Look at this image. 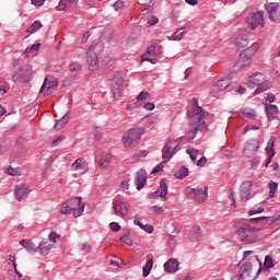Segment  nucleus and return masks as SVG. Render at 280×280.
Masks as SVG:
<instances>
[{"label":"nucleus","instance_id":"c03bdc74","mask_svg":"<svg viewBox=\"0 0 280 280\" xmlns=\"http://www.w3.org/2000/svg\"><path fill=\"white\" fill-rule=\"evenodd\" d=\"M186 152H187V154H189L191 161H196V159H198V150L187 149Z\"/></svg>","mask_w":280,"mask_h":280},{"label":"nucleus","instance_id":"c756f323","mask_svg":"<svg viewBox=\"0 0 280 280\" xmlns=\"http://www.w3.org/2000/svg\"><path fill=\"white\" fill-rule=\"evenodd\" d=\"M67 124H69V112L65 116H62L61 119L56 121L54 129L60 131L62 130V128H65V126H67Z\"/></svg>","mask_w":280,"mask_h":280},{"label":"nucleus","instance_id":"ddd939ff","mask_svg":"<svg viewBox=\"0 0 280 280\" xmlns=\"http://www.w3.org/2000/svg\"><path fill=\"white\" fill-rule=\"evenodd\" d=\"M246 23L252 30L259 27V25H264V13L256 12V13L249 14L246 18Z\"/></svg>","mask_w":280,"mask_h":280},{"label":"nucleus","instance_id":"412c9836","mask_svg":"<svg viewBox=\"0 0 280 280\" xmlns=\"http://www.w3.org/2000/svg\"><path fill=\"white\" fill-rule=\"evenodd\" d=\"M180 264L177 259L171 258L164 264V270L170 273L178 272Z\"/></svg>","mask_w":280,"mask_h":280},{"label":"nucleus","instance_id":"c85d7f7f","mask_svg":"<svg viewBox=\"0 0 280 280\" xmlns=\"http://www.w3.org/2000/svg\"><path fill=\"white\" fill-rule=\"evenodd\" d=\"M113 161V155L110 153H103L101 160L98 161L100 167L106 168L110 165Z\"/></svg>","mask_w":280,"mask_h":280},{"label":"nucleus","instance_id":"e2e57ef3","mask_svg":"<svg viewBox=\"0 0 280 280\" xmlns=\"http://www.w3.org/2000/svg\"><path fill=\"white\" fill-rule=\"evenodd\" d=\"M221 154H223V156H226L229 159L231 156L232 152H231V150H229L225 147H223L221 149Z\"/></svg>","mask_w":280,"mask_h":280},{"label":"nucleus","instance_id":"09e8293b","mask_svg":"<svg viewBox=\"0 0 280 280\" xmlns=\"http://www.w3.org/2000/svg\"><path fill=\"white\" fill-rule=\"evenodd\" d=\"M145 100H150V93H148V92H141V93L137 96V101H138V102H145Z\"/></svg>","mask_w":280,"mask_h":280},{"label":"nucleus","instance_id":"bb28decb","mask_svg":"<svg viewBox=\"0 0 280 280\" xmlns=\"http://www.w3.org/2000/svg\"><path fill=\"white\" fill-rule=\"evenodd\" d=\"M51 248H54V244L49 243V241H43L39 245H38V250L40 253V255H49V252L51 250Z\"/></svg>","mask_w":280,"mask_h":280},{"label":"nucleus","instance_id":"a878e982","mask_svg":"<svg viewBox=\"0 0 280 280\" xmlns=\"http://www.w3.org/2000/svg\"><path fill=\"white\" fill-rule=\"evenodd\" d=\"M265 113L269 120L277 119V115H279V107L277 105H267L265 107Z\"/></svg>","mask_w":280,"mask_h":280},{"label":"nucleus","instance_id":"f3484780","mask_svg":"<svg viewBox=\"0 0 280 280\" xmlns=\"http://www.w3.org/2000/svg\"><path fill=\"white\" fill-rule=\"evenodd\" d=\"M30 186L27 184H18L14 188V196L21 202L30 196Z\"/></svg>","mask_w":280,"mask_h":280},{"label":"nucleus","instance_id":"20e7f679","mask_svg":"<svg viewBox=\"0 0 280 280\" xmlns=\"http://www.w3.org/2000/svg\"><path fill=\"white\" fill-rule=\"evenodd\" d=\"M236 236L244 244H255L259 240L257 230L248 223H243L237 228Z\"/></svg>","mask_w":280,"mask_h":280},{"label":"nucleus","instance_id":"39448f33","mask_svg":"<svg viewBox=\"0 0 280 280\" xmlns=\"http://www.w3.org/2000/svg\"><path fill=\"white\" fill-rule=\"evenodd\" d=\"M100 49H102L101 44H92L86 51V62L90 71H97L100 69V59L97 58Z\"/></svg>","mask_w":280,"mask_h":280},{"label":"nucleus","instance_id":"f257e3e1","mask_svg":"<svg viewBox=\"0 0 280 280\" xmlns=\"http://www.w3.org/2000/svg\"><path fill=\"white\" fill-rule=\"evenodd\" d=\"M192 102L195 103L192 107V121L198 125L188 131L186 136L187 141H194L198 131L202 132V130H207V124L202 119L209 115L208 112H203L202 107L198 105V100L192 98Z\"/></svg>","mask_w":280,"mask_h":280},{"label":"nucleus","instance_id":"7c9ffc66","mask_svg":"<svg viewBox=\"0 0 280 280\" xmlns=\"http://www.w3.org/2000/svg\"><path fill=\"white\" fill-rule=\"evenodd\" d=\"M241 277H250V272H253V265L250 262H246L240 268Z\"/></svg>","mask_w":280,"mask_h":280},{"label":"nucleus","instance_id":"79ce46f5","mask_svg":"<svg viewBox=\"0 0 280 280\" xmlns=\"http://www.w3.org/2000/svg\"><path fill=\"white\" fill-rule=\"evenodd\" d=\"M10 261H12V264H13V268H14V272H15L16 277L19 279H23V273H21V271H19V269L16 268V258L11 255Z\"/></svg>","mask_w":280,"mask_h":280},{"label":"nucleus","instance_id":"a211bd4d","mask_svg":"<svg viewBox=\"0 0 280 280\" xmlns=\"http://www.w3.org/2000/svg\"><path fill=\"white\" fill-rule=\"evenodd\" d=\"M114 211L119 218H125V215H127L130 211V209L128 208V202L116 199L114 201Z\"/></svg>","mask_w":280,"mask_h":280},{"label":"nucleus","instance_id":"69168bd1","mask_svg":"<svg viewBox=\"0 0 280 280\" xmlns=\"http://www.w3.org/2000/svg\"><path fill=\"white\" fill-rule=\"evenodd\" d=\"M144 108L145 110H154V103H145Z\"/></svg>","mask_w":280,"mask_h":280},{"label":"nucleus","instance_id":"4d7b16f0","mask_svg":"<svg viewBox=\"0 0 280 280\" xmlns=\"http://www.w3.org/2000/svg\"><path fill=\"white\" fill-rule=\"evenodd\" d=\"M121 8H124V1L117 0V1L114 3V10H115L116 12H119V10H121Z\"/></svg>","mask_w":280,"mask_h":280},{"label":"nucleus","instance_id":"603ef678","mask_svg":"<svg viewBox=\"0 0 280 280\" xmlns=\"http://www.w3.org/2000/svg\"><path fill=\"white\" fill-rule=\"evenodd\" d=\"M141 60L143 62H152V65H154V59H152V56L149 55L148 52H144L142 56H141Z\"/></svg>","mask_w":280,"mask_h":280},{"label":"nucleus","instance_id":"052dcab7","mask_svg":"<svg viewBox=\"0 0 280 280\" xmlns=\"http://www.w3.org/2000/svg\"><path fill=\"white\" fill-rule=\"evenodd\" d=\"M147 54L149 56H155L156 55V46H150L148 49H147Z\"/></svg>","mask_w":280,"mask_h":280},{"label":"nucleus","instance_id":"7ed1b4c3","mask_svg":"<svg viewBox=\"0 0 280 280\" xmlns=\"http://www.w3.org/2000/svg\"><path fill=\"white\" fill-rule=\"evenodd\" d=\"M178 145H180V138H177L175 140H168L163 150H162V159L163 162L158 164L153 171L152 174H159V172H163V163H168V161L172 160V156L176 154V150L178 149Z\"/></svg>","mask_w":280,"mask_h":280},{"label":"nucleus","instance_id":"b1692460","mask_svg":"<svg viewBox=\"0 0 280 280\" xmlns=\"http://www.w3.org/2000/svg\"><path fill=\"white\" fill-rule=\"evenodd\" d=\"M266 152L269 154V159L267 160L265 167H268V165H270V161H272V158L275 156V138H270L266 147Z\"/></svg>","mask_w":280,"mask_h":280},{"label":"nucleus","instance_id":"774afa93","mask_svg":"<svg viewBox=\"0 0 280 280\" xmlns=\"http://www.w3.org/2000/svg\"><path fill=\"white\" fill-rule=\"evenodd\" d=\"M275 100H276L275 94H268L267 102H269V104H272V102H275Z\"/></svg>","mask_w":280,"mask_h":280},{"label":"nucleus","instance_id":"13d9d810","mask_svg":"<svg viewBox=\"0 0 280 280\" xmlns=\"http://www.w3.org/2000/svg\"><path fill=\"white\" fill-rule=\"evenodd\" d=\"M250 130H259V127L258 126H255V125H247L244 130H243V133L246 135V132L250 131Z\"/></svg>","mask_w":280,"mask_h":280},{"label":"nucleus","instance_id":"2eb2a0df","mask_svg":"<svg viewBox=\"0 0 280 280\" xmlns=\"http://www.w3.org/2000/svg\"><path fill=\"white\" fill-rule=\"evenodd\" d=\"M266 10L269 14L270 21L273 23H280V4L277 2H271L266 5Z\"/></svg>","mask_w":280,"mask_h":280},{"label":"nucleus","instance_id":"393cba45","mask_svg":"<svg viewBox=\"0 0 280 280\" xmlns=\"http://www.w3.org/2000/svg\"><path fill=\"white\" fill-rule=\"evenodd\" d=\"M40 49V43L33 44L30 48H26L23 56L24 58H34L38 55V50Z\"/></svg>","mask_w":280,"mask_h":280},{"label":"nucleus","instance_id":"1a4fd4ad","mask_svg":"<svg viewBox=\"0 0 280 280\" xmlns=\"http://www.w3.org/2000/svg\"><path fill=\"white\" fill-rule=\"evenodd\" d=\"M208 191H209L208 187H205V189L188 187L186 189V196L191 200H197V202H205L207 201V198H208Z\"/></svg>","mask_w":280,"mask_h":280},{"label":"nucleus","instance_id":"72a5a7b5","mask_svg":"<svg viewBox=\"0 0 280 280\" xmlns=\"http://www.w3.org/2000/svg\"><path fill=\"white\" fill-rule=\"evenodd\" d=\"M234 44L238 49H244V47H248V38L246 37H236Z\"/></svg>","mask_w":280,"mask_h":280},{"label":"nucleus","instance_id":"49530a36","mask_svg":"<svg viewBox=\"0 0 280 280\" xmlns=\"http://www.w3.org/2000/svg\"><path fill=\"white\" fill-rule=\"evenodd\" d=\"M256 213H264V207L256 206L254 209L248 211L249 215H256Z\"/></svg>","mask_w":280,"mask_h":280},{"label":"nucleus","instance_id":"ea45409f","mask_svg":"<svg viewBox=\"0 0 280 280\" xmlns=\"http://www.w3.org/2000/svg\"><path fill=\"white\" fill-rule=\"evenodd\" d=\"M70 71L72 73H78V71H82V63L78 61H73L70 63Z\"/></svg>","mask_w":280,"mask_h":280},{"label":"nucleus","instance_id":"de8ad7c7","mask_svg":"<svg viewBox=\"0 0 280 280\" xmlns=\"http://www.w3.org/2000/svg\"><path fill=\"white\" fill-rule=\"evenodd\" d=\"M264 266H265L266 270H270V268H272V266H275L272 264V258L270 256L265 257Z\"/></svg>","mask_w":280,"mask_h":280},{"label":"nucleus","instance_id":"5fc2aeb1","mask_svg":"<svg viewBox=\"0 0 280 280\" xmlns=\"http://www.w3.org/2000/svg\"><path fill=\"white\" fill-rule=\"evenodd\" d=\"M92 248L93 247L89 243H84L81 245V250L85 254L91 253Z\"/></svg>","mask_w":280,"mask_h":280},{"label":"nucleus","instance_id":"6ab92c4d","mask_svg":"<svg viewBox=\"0 0 280 280\" xmlns=\"http://www.w3.org/2000/svg\"><path fill=\"white\" fill-rule=\"evenodd\" d=\"M147 180H148V173H145V171H143V170L138 171L136 179H135V185H136L138 191H141V189H143V187H145Z\"/></svg>","mask_w":280,"mask_h":280},{"label":"nucleus","instance_id":"5701e85b","mask_svg":"<svg viewBox=\"0 0 280 280\" xmlns=\"http://www.w3.org/2000/svg\"><path fill=\"white\" fill-rule=\"evenodd\" d=\"M202 237H205V234L202 233V230L200 229V226L198 225L192 226L189 233V240H191V242H200Z\"/></svg>","mask_w":280,"mask_h":280},{"label":"nucleus","instance_id":"6e6552de","mask_svg":"<svg viewBox=\"0 0 280 280\" xmlns=\"http://www.w3.org/2000/svg\"><path fill=\"white\" fill-rule=\"evenodd\" d=\"M58 90V78L47 74L44 79V83L39 90V93H44V95H51V93H56Z\"/></svg>","mask_w":280,"mask_h":280},{"label":"nucleus","instance_id":"bf43d9fd","mask_svg":"<svg viewBox=\"0 0 280 280\" xmlns=\"http://www.w3.org/2000/svg\"><path fill=\"white\" fill-rule=\"evenodd\" d=\"M60 235H58L56 232H51L48 236L49 242H54L56 244V240H58Z\"/></svg>","mask_w":280,"mask_h":280},{"label":"nucleus","instance_id":"e433bc0d","mask_svg":"<svg viewBox=\"0 0 280 280\" xmlns=\"http://www.w3.org/2000/svg\"><path fill=\"white\" fill-rule=\"evenodd\" d=\"M189 176V168L182 166L177 172H175V178H186Z\"/></svg>","mask_w":280,"mask_h":280},{"label":"nucleus","instance_id":"a18cd8bd","mask_svg":"<svg viewBox=\"0 0 280 280\" xmlns=\"http://www.w3.org/2000/svg\"><path fill=\"white\" fill-rule=\"evenodd\" d=\"M184 28H179L177 30L174 35H173V39L174 40H180L183 38V36L185 35V31H183Z\"/></svg>","mask_w":280,"mask_h":280},{"label":"nucleus","instance_id":"c9c22d12","mask_svg":"<svg viewBox=\"0 0 280 280\" xmlns=\"http://www.w3.org/2000/svg\"><path fill=\"white\" fill-rule=\"evenodd\" d=\"M160 198H167V182L165 179L160 182Z\"/></svg>","mask_w":280,"mask_h":280},{"label":"nucleus","instance_id":"58836bf2","mask_svg":"<svg viewBox=\"0 0 280 280\" xmlns=\"http://www.w3.org/2000/svg\"><path fill=\"white\" fill-rule=\"evenodd\" d=\"M243 115L244 117H247V119H255V117H257V114H255V109L250 108H244Z\"/></svg>","mask_w":280,"mask_h":280},{"label":"nucleus","instance_id":"8fccbe9b","mask_svg":"<svg viewBox=\"0 0 280 280\" xmlns=\"http://www.w3.org/2000/svg\"><path fill=\"white\" fill-rule=\"evenodd\" d=\"M5 89H8V83H5V81L0 78V95H5V93H8Z\"/></svg>","mask_w":280,"mask_h":280},{"label":"nucleus","instance_id":"f03ea898","mask_svg":"<svg viewBox=\"0 0 280 280\" xmlns=\"http://www.w3.org/2000/svg\"><path fill=\"white\" fill-rule=\"evenodd\" d=\"M84 203H82V197H74L66 200L60 207V213L62 215H73V218H80L84 213Z\"/></svg>","mask_w":280,"mask_h":280},{"label":"nucleus","instance_id":"3c124183","mask_svg":"<svg viewBox=\"0 0 280 280\" xmlns=\"http://www.w3.org/2000/svg\"><path fill=\"white\" fill-rule=\"evenodd\" d=\"M119 240L120 242H125L128 246H132V238H130V234H125Z\"/></svg>","mask_w":280,"mask_h":280},{"label":"nucleus","instance_id":"aec40b11","mask_svg":"<svg viewBox=\"0 0 280 280\" xmlns=\"http://www.w3.org/2000/svg\"><path fill=\"white\" fill-rule=\"evenodd\" d=\"M231 81L229 79H220L217 83L211 86V93H220L229 89Z\"/></svg>","mask_w":280,"mask_h":280},{"label":"nucleus","instance_id":"f704fd0d","mask_svg":"<svg viewBox=\"0 0 280 280\" xmlns=\"http://www.w3.org/2000/svg\"><path fill=\"white\" fill-rule=\"evenodd\" d=\"M42 27H43V23H40V21H35L33 24H31L27 27L26 32L28 34H34V33L38 32V30H40Z\"/></svg>","mask_w":280,"mask_h":280},{"label":"nucleus","instance_id":"338daca9","mask_svg":"<svg viewBox=\"0 0 280 280\" xmlns=\"http://www.w3.org/2000/svg\"><path fill=\"white\" fill-rule=\"evenodd\" d=\"M149 25H156L159 23V18H152L151 20L148 21Z\"/></svg>","mask_w":280,"mask_h":280},{"label":"nucleus","instance_id":"dca6fc26","mask_svg":"<svg viewBox=\"0 0 280 280\" xmlns=\"http://www.w3.org/2000/svg\"><path fill=\"white\" fill-rule=\"evenodd\" d=\"M252 191H253V182L250 180L243 182L240 188V196H241L242 202H246V200H250Z\"/></svg>","mask_w":280,"mask_h":280},{"label":"nucleus","instance_id":"37998d69","mask_svg":"<svg viewBox=\"0 0 280 280\" xmlns=\"http://www.w3.org/2000/svg\"><path fill=\"white\" fill-rule=\"evenodd\" d=\"M137 224L142 229V231H145L147 233H154V228L150 224H142L141 221H138Z\"/></svg>","mask_w":280,"mask_h":280},{"label":"nucleus","instance_id":"a19ab883","mask_svg":"<svg viewBox=\"0 0 280 280\" xmlns=\"http://www.w3.org/2000/svg\"><path fill=\"white\" fill-rule=\"evenodd\" d=\"M23 170L21 168H13L12 166L7 168V173L9 176H21Z\"/></svg>","mask_w":280,"mask_h":280},{"label":"nucleus","instance_id":"9b49d317","mask_svg":"<svg viewBox=\"0 0 280 280\" xmlns=\"http://www.w3.org/2000/svg\"><path fill=\"white\" fill-rule=\"evenodd\" d=\"M32 80V70L22 68L12 75V81L16 83L30 82Z\"/></svg>","mask_w":280,"mask_h":280},{"label":"nucleus","instance_id":"4c0bfd02","mask_svg":"<svg viewBox=\"0 0 280 280\" xmlns=\"http://www.w3.org/2000/svg\"><path fill=\"white\" fill-rule=\"evenodd\" d=\"M269 189V198H275V194L277 192V189H279V184L277 182H270Z\"/></svg>","mask_w":280,"mask_h":280},{"label":"nucleus","instance_id":"4be33fe9","mask_svg":"<svg viewBox=\"0 0 280 280\" xmlns=\"http://www.w3.org/2000/svg\"><path fill=\"white\" fill-rule=\"evenodd\" d=\"M74 5H78V0H60L57 10L58 12H65V10H71Z\"/></svg>","mask_w":280,"mask_h":280},{"label":"nucleus","instance_id":"423d86ee","mask_svg":"<svg viewBox=\"0 0 280 280\" xmlns=\"http://www.w3.org/2000/svg\"><path fill=\"white\" fill-rule=\"evenodd\" d=\"M141 135H143V131L139 128L125 131L122 136V143L125 148H137V145H139V141H141Z\"/></svg>","mask_w":280,"mask_h":280},{"label":"nucleus","instance_id":"cd10ccee","mask_svg":"<svg viewBox=\"0 0 280 280\" xmlns=\"http://www.w3.org/2000/svg\"><path fill=\"white\" fill-rule=\"evenodd\" d=\"M20 245L23 246V248H25V250H27V253H30V255H34V253H36V245H34V243H32V241L22 240V241H20Z\"/></svg>","mask_w":280,"mask_h":280},{"label":"nucleus","instance_id":"0eeeda50","mask_svg":"<svg viewBox=\"0 0 280 280\" xmlns=\"http://www.w3.org/2000/svg\"><path fill=\"white\" fill-rule=\"evenodd\" d=\"M265 78L262 73L256 72L252 77H249V81L247 82V86L253 89V84L258 86L256 91H254V95H259V93H264V91H268V85L264 83Z\"/></svg>","mask_w":280,"mask_h":280},{"label":"nucleus","instance_id":"f8f14e48","mask_svg":"<svg viewBox=\"0 0 280 280\" xmlns=\"http://www.w3.org/2000/svg\"><path fill=\"white\" fill-rule=\"evenodd\" d=\"M257 150H259V140L250 139L245 142L243 153L245 156L250 159V156H255L257 154Z\"/></svg>","mask_w":280,"mask_h":280},{"label":"nucleus","instance_id":"2f4dec72","mask_svg":"<svg viewBox=\"0 0 280 280\" xmlns=\"http://www.w3.org/2000/svg\"><path fill=\"white\" fill-rule=\"evenodd\" d=\"M84 167H86V160L83 158H79L74 161V163H72V168L75 171L84 170Z\"/></svg>","mask_w":280,"mask_h":280},{"label":"nucleus","instance_id":"4468645a","mask_svg":"<svg viewBox=\"0 0 280 280\" xmlns=\"http://www.w3.org/2000/svg\"><path fill=\"white\" fill-rule=\"evenodd\" d=\"M110 86L114 97L117 100L121 95V89H124V75L121 73L116 74Z\"/></svg>","mask_w":280,"mask_h":280},{"label":"nucleus","instance_id":"9d476101","mask_svg":"<svg viewBox=\"0 0 280 280\" xmlns=\"http://www.w3.org/2000/svg\"><path fill=\"white\" fill-rule=\"evenodd\" d=\"M255 52L250 48H246L245 50H243L240 54L238 60L236 61V67L238 69H244L245 67H248L253 62L252 58Z\"/></svg>","mask_w":280,"mask_h":280},{"label":"nucleus","instance_id":"680f3d73","mask_svg":"<svg viewBox=\"0 0 280 280\" xmlns=\"http://www.w3.org/2000/svg\"><path fill=\"white\" fill-rule=\"evenodd\" d=\"M45 1L47 0H32V4L35 5L36 8H40L45 5Z\"/></svg>","mask_w":280,"mask_h":280},{"label":"nucleus","instance_id":"473e14b6","mask_svg":"<svg viewBox=\"0 0 280 280\" xmlns=\"http://www.w3.org/2000/svg\"><path fill=\"white\" fill-rule=\"evenodd\" d=\"M153 266H154V260L149 259L145 262V266L142 268V277H149Z\"/></svg>","mask_w":280,"mask_h":280},{"label":"nucleus","instance_id":"0e129e2a","mask_svg":"<svg viewBox=\"0 0 280 280\" xmlns=\"http://www.w3.org/2000/svg\"><path fill=\"white\" fill-rule=\"evenodd\" d=\"M205 163H207V158L202 156L197 161L198 167H205Z\"/></svg>","mask_w":280,"mask_h":280},{"label":"nucleus","instance_id":"6e6d98bb","mask_svg":"<svg viewBox=\"0 0 280 280\" xmlns=\"http://www.w3.org/2000/svg\"><path fill=\"white\" fill-rule=\"evenodd\" d=\"M109 226L112 231H115V233H118V231H121V225H119V223L117 222H112Z\"/></svg>","mask_w":280,"mask_h":280},{"label":"nucleus","instance_id":"864d4df0","mask_svg":"<svg viewBox=\"0 0 280 280\" xmlns=\"http://www.w3.org/2000/svg\"><path fill=\"white\" fill-rule=\"evenodd\" d=\"M270 221V217H258V218H254L250 219V222H269Z\"/></svg>","mask_w":280,"mask_h":280}]
</instances>
